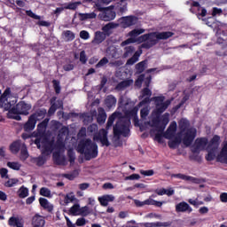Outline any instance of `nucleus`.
I'll return each instance as SVG.
<instances>
[{
	"label": "nucleus",
	"instance_id": "53",
	"mask_svg": "<svg viewBox=\"0 0 227 227\" xmlns=\"http://www.w3.org/2000/svg\"><path fill=\"white\" fill-rule=\"evenodd\" d=\"M16 184H19V179H9L5 184V187H13V185H16Z\"/></svg>",
	"mask_w": 227,
	"mask_h": 227
},
{
	"label": "nucleus",
	"instance_id": "41",
	"mask_svg": "<svg viewBox=\"0 0 227 227\" xmlns=\"http://www.w3.org/2000/svg\"><path fill=\"white\" fill-rule=\"evenodd\" d=\"M18 194L20 196V198H27V196L29 195V190L26 187H21L20 188V190L18 191Z\"/></svg>",
	"mask_w": 227,
	"mask_h": 227
},
{
	"label": "nucleus",
	"instance_id": "49",
	"mask_svg": "<svg viewBox=\"0 0 227 227\" xmlns=\"http://www.w3.org/2000/svg\"><path fill=\"white\" fill-rule=\"evenodd\" d=\"M109 63V59L107 58L104 57L97 65L96 68H102V67H106Z\"/></svg>",
	"mask_w": 227,
	"mask_h": 227
},
{
	"label": "nucleus",
	"instance_id": "22",
	"mask_svg": "<svg viewBox=\"0 0 227 227\" xmlns=\"http://www.w3.org/2000/svg\"><path fill=\"white\" fill-rule=\"evenodd\" d=\"M32 226L33 227H45V217L36 214L32 218Z\"/></svg>",
	"mask_w": 227,
	"mask_h": 227
},
{
	"label": "nucleus",
	"instance_id": "16",
	"mask_svg": "<svg viewBox=\"0 0 227 227\" xmlns=\"http://www.w3.org/2000/svg\"><path fill=\"white\" fill-rule=\"evenodd\" d=\"M118 27H120V24L116 22H109L102 27L101 31L104 32L106 36H111V35H113V30Z\"/></svg>",
	"mask_w": 227,
	"mask_h": 227
},
{
	"label": "nucleus",
	"instance_id": "26",
	"mask_svg": "<svg viewBox=\"0 0 227 227\" xmlns=\"http://www.w3.org/2000/svg\"><path fill=\"white\" fill-rule=\"evenodd\" d=\"M9 226L24 227V221L22 218L11 216L8 220Z\"/></svg>",
	"mask_w": 227,
	"mask_h": 227
},
{
	"label": "nucleus",
	"instance_id": "60",
	"mask_svg": "<svg viewBox=\"0 0 227 227\" xmlns=\"http://www.w3.org/2000/svg\"><path fill=\"white\" fill-rule=\"evenodd\" d=\"M76 226H85L86 225V218L82 217L78 218L75 223Z\"/></svg>",
	"mask_w": 227,
	"mask_h": 227
},
{
	"label": "nucleus",
	"instance_id": "15",
	"mask_svg": "<svg viewBox=\"0 0 227 227\" xmlns=\"http://www.w3.org/2000/svg\"><path fill=\"white\" fill-rule=\"evenodd\" d=\"M134 203L136 207H145V205H155V207H162V204L165 203L164 201H157L155 200H145L144 201H141L139 200H135Z\"/></svg>",
	"mask_w": 227,
	"mask_h": 227
},
{
	"label": "nucleus",
	"instance_id": "45",
	"mask_svg": "<svg viewBox=\"0 0 227 227\" xmlns=\"http://www.w3.org/2000/svg\"><path fill=\"white\" fill-rule=\"evenodd\" d=\"M136 68L139 74L145 72V68H146V60L141 61L137 64Z\"/></svg>",
	"mask_w": 227,
	"mask_h": 227
},
{
	"label": "nucleus",
	"instance_id": "10",
	"mask_svg": "<svg viewBox=\"0 0 227 227\" xmlns=\"http://www.w3.org/2000/svg\"><path fill=\"white\" fill-rule=\"evenodd\" d=\"M143 33H145V29H143V28H135V29L131 30L128 34V36H129V38H128L126 41L122 42L121 43V47H125V45H129V43H136L139 42V38L136 39V37L139 36V35H143Z\"/></svg>",
	"mask_w": 227,
	"mask_h": 227
},
{
	"label": "nucleus",
	"instance_id": "20",
	"mask_svg": "<svg viewBox=\"0 0 227 227\" xmlns=\"http://www.w3.org/2000/svg\"><path fill=\"white\" fill-rule=\"evenodd\" d=\"M107 38V35L102 31H96L94 34V39L92 40V43L94 45H100L102 42H104Z\"/></svg>",
	"mask_w": 227,
	"mask_h": 227
},
{
	"label": "nucleus",
	"instance_id": "52",
	"mask_svg": "<svg viewBox=\"0 0 227 227\" xmlns=\"http://www.w3.org/2000/svg\"><path fill=\"white\" fill-rule=\"evenodd\" d=\"M79 215H82V217H86V215H90V210L88 207H80Z\"/></svg>",
	"mask_w": 227,
	"mask_h": 227
},
{
	"label": "nucleus",
	"instance_id": "31",
	"mask_svg": "<svg viewBox=\"0 0 227 227\" xmlns=\"http://www.w3.org/2000/svg\"><path fill=\"white\" fill-rule=\"evenodd\" d=\"M156 194L158 196H164L166 194L167 196H173L175 194V189L169 187V188H161L160 190H156Z\"/></svg>",
	"mask_w": 227,
	"mask_h": 227
},
{
	"label": "nucleus",
	"instance_id": "40",
	"mask_svg": "<svg viewBox=\"0 0 227 227\" xmlns=\"http://www.w3.org/2000/svg\"><path fill=\"white\" fill-rule=\"evenodd\" d=\"M63 106V102L62 101H58V104L53 103L49 109V114H54L56 113L57 109H59V107Z\"/></svg>",
	"mask_w": 227,
	"mask_h": 227
},
{
	"label": "nucleus",
	"instance_id": "14",
	"mask_svg": "<svg viewBox=\"0 0 227 227\" xmlns=\"http://www.w3.org/2000/svg\"><path fill=\"white\" fill-rule=\"evenodd\" d=\"M138 19L136 16H126L121 18V25L124 27H130L137 24Z\"/></svg>",
	"mask_w": 227,
	"mask_h": 227
},
{
	"label": "nucleus",
	"instance_id": "51",
	"mask_svg": "<svg viewBox=\"0 0 227 227\" xmlns=\"http://www.w3.org/2000/svg\"><path fill=\"white\" fill-rule=\"evenodd\" d=\"M53 159L56 160L57 164H64L65 163V157L59 156L58 154H53Z\"/></svg>",
	"mask_w": 227,
	"mask_h": 227
},
{
	"label": "nucleus",
	"instance_id": "44",
	"mask_svg": "<svg viewBox=\"0 0 227 227\" xmlns=\"http://www.w3.org/2000/svg\"><path fill=\"white\" fill-rule=\"evenodd\" d=\"M139 61V54L136 52L130 59H128L126 65H134Z\"/></svg>",
	"mask_w": 227,
	"mask_h": 227
},
{
	"label": "nucleus",
	"instance_id": "28",
	"mask_svg": "<svg viewBox=\"0 0 227 227\" xmlns=\"http://www.w3.org/2000/svg\"><path fill=\"white\" fill-rule=\"evenodd\" d=\"M176 212H192V208L187 202H180L176 206Z\"/></svg>",
	"mask_w": 227,
	"mask_h": 227
},
{
	"label": "nucleus",
	"instance_id": "23",
	"mask_svg": "<svg viewBox=\"0 0 227 227\" xmlns=\"http://www.w3.org/2000/svg\"><path fill=\"white\" fill-rule=\"evenodd\" d=\"M173 222H153V223H144L142 226L144 227H170Z\"/></svg>",
	"mask_w": 227,
	"mask_h": 227
},
{
	"label": "nucleus",
	"instance_id": "37",
	"mask_svg": "<svg viewBox=\"0 0 227 227\" xmlns=\"http://www.w3.org/2000/svg\"><path fill=\"white\" fill-rule=\"evenodd\" d=\"M134 82V81L132 80H126L123 82H121L117 86H116V90H125V88H129V86H130L132 83Z\"/></svg>",
	"mask_w": 227,
	"mask_h": 227
},
{
	"label": "nucleus",
	"instance_id": "42",
	"mask_svg": "<svg viewBox=\"0 0 227 227\" xmlns=\"http://www.w3.org/2000/svg\"><path fill=\"white\" fill-rule=\"evenodd\" d=\"M40 194L44 198H52V193L51 192V190L47 187L41 188Z\"/></svg>",
	"mask_w": 227,
	"mask_h": 227
},
{
	"label": "nucleus",
	"instance_id": "30",
	"mask_svg": "<svg viewBox=\"0 0 227 227\" xmlns=\"http://www.w3.org/2000/svg\"><path fill=\"white\" fill-rule=\"evenodd\" d=\"M78 19L81 21L91 20L92 19H97V13L89 12V13H78Z\"/></svg>",
	"mask_w": 227,
	"mask_h": 227
},
{
	"label": "nucleus",
	"instance_id": "39",
	"mask_svg": "<svg viewBox=\"0 0 227 227\" xmlns=\"http://www.w3.org/2000/svg\"><path fill=\"white\" fill-rule=\"evenodd\" d=\"M7 166L11 169H14V171H20V168H22V165L18 161H8Z\"/></svg>",
	"mask_w": 227,
	"mask_h": 227
},
{
	"label": "nucleus",
	"instance_id": "38",
	"mask_svg": "<svg viewBox=\"0 0 227 227\" xmlns=\"http://www.w3.org/2000/svg\"><path fill=\"white\" fill-rule=\"evenodd\" d=\"M28 157H29V153H27V147H26V145H22L20 159L24 161V160H27Z\"/></svg>",
	"mask_w": 227,
	"mask_h": 227
},
{
	"label": "nucleus",
	"instance_id": "17",
	"mask_svg": "<svg viewBox=\"0 0 227 227\" xmlns=\"http://www.w3.org/2000/svg\"><path fill=\"white\" fill-rule=\"evenodd\" d=\"M175 134H176V121H173L170 123L167 131L163 134V137L166 139H173L175 138Z\"/></svg>",
	"mask_w": 227,
	"mask_h": 227
},
{
	"label": "nucleus",
	"instance_id": "18",
	"mask_svg": "<svg viewBox=\"0 0 227 227\" xmlns=\"http://www.w3.org/2000/svg\"><path fill=\"white\" fill-rule=\"evenodd\" d=\"M217 43H224L227 45V29L226 28H219L216 32Z\"/></svg>",
	"mask_w": 227,
	"mask_h": 227
},
{
	"label": "nucleus",
	"instance_id": "29",
	"mask_svg": "<svg viewBox=\"0 0 227 227\" xmlns=\"http://www.w3.org/2000/svg\"><path fill=\"white\" fill-rule=\"evenodd\" d=\"M98 123H99V125L106 123V120H107V114H106V110H104V108L102 107H99L98 109Z\"/></svg>",
	"mask_w": 227,
	"mask_h": 227
},
{
	"label": "nucleus",
	"instance_id": "48",
	"mask_svg": "<svg viewBox=\"0 0 227 227\" xmlns=\"http://www.w3.org/2000/svg\"><path fill=\"white\" fill-rule=\"evenodd\" d=\"M132 52H134V47L133 46H128L124 48V54H123V58H129V56L130 54H132Z\"/></svg>",
	"mask_w": 227,
	"mask_h": 227
},
{
	"label": "nucleus",
	"instance_id": "47",
	"mask_svg": "<svg viewBox=\"0 0 227 227\" xmlns=\"http://www.w3.org/2000/svg\"><path fill=\"white\" fill-rule=\"evenodd\" d=\"M162 124L164 125L163 129H161V132L166 129L168 123H169V114H165L161 117Z\"/></svg>",
	"mask_w": 227,
	"mask_h": 227
},
{
	"label": "nucleus",
	"instance_id": "9",
	"mask_svg": "<svg viewBox=\"0 0 227 227\" xmlns=\"http://www.w3.org/2000/svg\"><path fill=\"white\" fill-rule=\"evenodd\" d=\"M98 12H101L98 14V20H104V22H111V20H114L116 19V12L111 9H105L98 6L97 4Z\"/></svg>",
	"mask_w": 227,
	"mask_h": 227
},
{
	"label": "nucleus",
	"instance_id": "7",
	"mask_svg": "<svg viewBox=\"0 0 227 227\" xmlns=\"http://www.w3.org/2000/svg\"><path fill=\"white\" fill-rule=\"evenodd\" d=\"M15 104H17V99L12 95V90L10 88L5 89L0 97V107H3L5 111H10Z\"/></svg>",
	"mask_w": 227,
	"mask_h": 227
},
{
	"label": "nucleus",
	"instance_id": "34",
	"mask_svg": "<svg viewBox=\"0 0 227 227\" xmlns=\"http://www.w3.org/2000/svg\"><path fill=\"white\" fill-rule=\"evenodd\" d=\"M39 203L47 212H52V210H54V206H52L48 200H39Z\"/></svg>",
	"mask_w": 227,
	"mask_h": 227
},
{
	"label": "nucleus",
	"instance_id": "56",
	"mask_svg": "<svg viewBox=\"0 0 227 227\" xmlns=\"http://www.w3.org/2000/svg\"><path fill=\"white\" fill-rule=\"evenodd\" d=\"M56 148L60 152H65V144L63 143V141L59 140L57 142Z\"/></svg>",
	"mask_w": 227,
	"mask_h": 227
},
{
	"label": "nucleus",
	"instance_id": "27",
	"mask_svg": "<svg viewBox=\"0 0 227 227\" xmlns=\"http://www.w3.org/2000/svg\"><path fill=\"white\" fill-rule=\"evenodd\" d=\"M61 38L64 42H74L75 40V34L72 30H64Z\"/></svg>",
	"mask_w": 227,
	"mask_h": 227
},
{
	"label": "nucleus",
	"instance_id": "61",
	"mask_svg": "<svg viewBox=\"0 0 227 227\" xmlns=\"http://www.w3.org/2000/svg\"><path fill=\"white\" fill-rule=\"evenodd\" d=\"M78 139H82V137H86V128H82L78 132Z\"/></svg>",
	"mask_w": 227,
	"mask_h": 227
},
{
	"label": "nucleus",
	"instance_id": "11",
	"mask_svg": "<svg viewBox=\"0 0 227 227\" xmlns=\"http://www.w3.org/2000/svg\"><path fill=\"white\" fill-rule=\"evenodd\" d=\"M208 145V139L207 137L197 138L192 146V153H200L201 151L205 150Z\"/></svg>",
	"mask_w": 227,
	"mask_h": 227
},
{
	"label": "nucleus",
	"instance_id": "32",
	"mask_svg": "<svg viewBox=\"0 0 227 227\" xmlns=\"http://www.w3.org/2000/svg\"><path fill=\"white\" fill-rule=\"evenodd\" d=\"M116 10L119 15H123L127 12V0H121L118 4Z\"/></svg>",
	"mask_w": 227,
	"mask_h": 227
},
{
	"label": "nucleus",
	"instance_id": "2",
	"mask_svg": "<svg viewBox=\"0 0 227 227\" xmlns=\"http://www.w3.org/2000/svg\"><path fill=\"white\" fill-rule=\"evenodd\" d=\"M114 120H118L114 127V137L120 139V136L127 137L130 134V119L123 117L120 112H114L109 118L106 123V129H109L113 127Z\"/></svg>",
	"mask_w": 227,
	"mask_h": 227
},
{
	"label": "nucleus",
	"instance_id": "5",
	"mask_svg": "<svg viewBox=\"0 0 227 227\" xmlns=\"http://www.w3.org/2000/svg\"><path fill=\"white\" fill-rule=\"evenodd\" d=\"M78 153H83L86 160H91L98 156V145L90 139L80 141L76 147Z\"/></svg>",
	"mask_w": 227,
	"mask_h": 227
},
{
	"label": "nucleus",
	"instance_id": "4",
	"mask_svg": "<svg viewBox=\"0 0 227 227\" xmlns=\"http://www.w3.org/2000/svg\"><path fill=\"white\" fill-rule=\"evenodd\" d=\"M153 100L155 104V111L152 113L151 120L145 121V125H149V127H159V115L162 114L169 107L171 101L169 99L166 100V98L162 96L153 98Z\"/></svg>",
	"mask_w": 227,
	"mask_h": 227
},
{
	"label": "nucleus",
	"instance_id": "64",
	"mask_svg": "<svg viewBox=\"0 0 227 227\" xmlns=\"http://www.w3.org/2000/svg\"><path fill=\"white\" fill-rule=\"evenodd\" d=\"M52 82H53V86L55 88L56 93H59V91L61 90V88L59 87V82L53 80Z\"/></svg>",
	"mask_w": 227,
	"mask_h": 227
},
{
	"label": "nucleus",
	"instance_id": "21",
	"mask_svg": "<svg viewBox=\"0 0 227 227\" xmlns=\"http://www.w3.org/2000/svg\"><path fill=\"white\" fill-rule=\"evenodd\" d=\"M172 177L179 178L180 180H184L185 182H191L192 184H200V179L191 176H185L184 174H173Z\"/></svg>",
	"mask_w": 227,
	"mask_h": 227
},
{
	"label": "nucleus",
	"instance_id": "25",
	"mask_svg": "<svg viewBox=\"0 0 227 227\" xmlns=\"http://www.w3.org/2000/svg\"><path fill=\"white\" fill-rule=\"evenodd\" d=\"M35 127H36L35 115H30L28 121L24 125V130H26V132H31V130H35Z\"/></svg>",
	"mask_w": 227,
	"mask_h": 227
},
{
	"label": "nucleus",
	"instance_id": "55",
	"mask_svg": "<svg viewBox=\"0 0 227 227\" xmlns=\"http://www.w3.org/2000/svg\"><path fill=\"white\" fill-rule=\"evenodd\" d=\"M80 61L83 65L86 63V61H88V58L86 57V51H82L80 52Z\"/></svg>",
	"mask_w": 227,
	"mask_h": 227
},
{
	"label": "nucleus",
	"instance_id": "13",
	"mask_svg": "<svg viewBox=\"0 0 227 227\" xmlns=\"http://www.w3.org/2000/svg\"><path fill=\"white\" fill-rule=\"evenodd\" d=\"M35 144L36 145L37 148H43L45 152H52L54 150V145L52 142L47 141V139H43L42 137L35 138Z\"/></svg>",
	"mask_w": 227,
	"mask_h": 227
},
{
	"label": "nucleus",
	"instance_id": "24",
	"mask_svg": "<svg viewBox=\"0 0 227 227\" xmlns=\"http://www.w3.org/2000/svg\"><path fill=\"white\" fill-rule=\"evenodd\" d=\"M152 97V90L150 89L145 88L142 90L141 98H144L140 103L139 106H145V104H150V98Z\"/></svg>",
	"mask_w": 227,
	"mask_h": 227
},
{
	"label": "nucleus",
	"instance_id": "62",
	"mask_svg": "<svg viewBox=\"0 0 227 227\" xmlns=\"http://www.w3.org/2000/svg\"><path fill=\"white\" fill-rule=\"evenodd\" d=\"M77 4H80V3H71L65 6L64 8L66 10H76L77 9Z\"/></svg>",
	"mask_w": 227,
	"mask_h": 227
},
{
	"label": "nucleus",
	"instance_id": "63",
	"mask_svg": "<svg viewBox=\"0 0 227 227\" xmlns=\"http://www.w3.org/2000/svg\"><path fill=\"white\" fill-rule=\"evenodd\" d=\"M139 178H141V176L138 174H132L129 176H126L125 180H139Z\"/></svg>",
	"mask_w": 227,
	"mask_h": 227
},
{
	"label": "nucleus",
	"instance_id": "19",
	"mask_svg": "<svg viewBox=\"0 0 227 227\" xmlns=\"http://www.w3.org/2000/svg\"><path fill=\"white\" fill-rule=\"evenodd\" d=\"M217 160L219 162H223V164H227V141L223 143L222 150L217 155Z\"/></svg>",
	"mask_w": 227,
	"mask_h": 227
},
{
	"label": "nucleus",
	"instance_id": "12",
	"mask_svg": "<svg viewBox=\"0 0 227 227\" xmlns=\"http://www.w3.org/2000/svg\"><path fill=\"white\" fill-rule=\"evenodd\" d=\"M31 110V105L20 101L16 105V110H11L12 113H17L18 114H24L25 116H27L29 114V111Z\"/></svg>",
	"mask_w": 227,
	"mask_h": 227
},
{
	"label": "nucleus",
	"instance_id": "1",
	"mask_svg": "<svg viewBox=\"0 0 227 227\" xmlns=\"http://www.w3.org/2000/svg\"><path fill=\"white\" fill-rule=\"evenodd\" d=\"M178 125L180 131L178 132L177 137L169 139V148H176L180 143H182V141L184 146H191V145H192V141H194L196 138V134L198 131L196 130V128L191 127L189 121L182 119Z\"/></svg>",
	"mask_w": 227,
	"mask_h": 227
},
{
	"label": "nucleus",
	"instance_id": "57",
	"mask_svg": "<svg viewBox=\"0 0 227 227\" xmlns=\"http://www.w3.org/2000/svg\"><path fill=\"white\" fill-rule=\"evenodd\" d=\"M37 129L38 130H40L41 132L45 131V129H47V121H43L41 123H39L37 125Z\"/></svg>",
	"mask_w": 227,
	"mask_h": 227
},
{
	"label": "nucleus",
	"instance_id": "35",
	"mask_svg": "<svg viewBox=\"0 0 227 227\" xmlns=\"http://www.w3.org/2000/svg\"><path fill=\"white\" fill-rule=\"evenodd\" d=\"M45 114H47V110L41 109L37 110L31 116H34V119H35L36 121H40V120H43V118H45Z\"/></svg>",
	"mask_w": 227,
	"mask_h": 227
},
{
	"label": "nucleus",
	"instance_id": "6",
	"mask_svg": "<svg viewBox=\"0 0 227 227\" xmlns=\"http://www.w3.org/2000/svg\"><path fill=\"white\" fill-rule=\"evenodd\" d=\"M88 132L90 134H94L93 140L100 141L102 146H110L111 143H109V139L107 138V130L102 129L98 131V126L97 124H91L87 129Z\"/></svg>",
	"mask_w": 227,
	"mask_h": 227
},
{
	"label": "nucleus",
	"instance_id": "59",
	"mask_svg": "<svg viewBox=\"0 0 227 227\" xmlns=\"http://www.w3.org/2000/svg\"><path fill=\"white\" fill-rule=\"evenodd\" d=\"M80 38H82V40H88L90 38V33H88V31L85 30L81 31Z\"/></svg>",
	"mask_w": 227,
	"mask_h": 227
},
{
	"label": "nucleus",
	"instance_id": "33",
	"mask_svg": "<svg viewBox=\"0 0 227 227\" xmlns=\"http://www.w3.org/2000/svg\"><path fill=\"white\" fill-rule=\"evenodd\" d=\"M22 145H26V144H22L20 141H15L13 142L11 146H10V150L12 152V153H19L20 150H22Z\"/></svg>",
	"mask_w": 227,
	"mask_h": 227
},
{
	"label": "nucleus",
	"instance_id": "36",
	"mask_svg": "<svg viewBox=\"0 0 227 227\" xmlns=\"http://www.w3.org/2000/svg\"><path fill=\"white\" fill-rule=\"evenodd\" d=\"M105 103L106 107H108V109H111V107H114V106H116V98H114V96H108L106 98Z\"/></svg>",
	"mask_w": 227,
	"mask_h": 227
},
{
	"label": "nucleus",
	"instance_id": "8",
	"mask_svg": "<svg viewBox=\"0 0 227 227\" xmlns=\"http://www.w3.org/2000/svg\"><path fill=\"white\" fill-rule=\"evenodd\" d=\"M221 137L215 135L207 145V155L206 156L207 160H214L215 159V153L219 148Z\"/></svg>",
	"mask_w": 227,
	"mask_h": 227
},
{
	"label": "nucleus",
	"instance_id": "50",
	"mask_svg": "<svg viewBox=\"0 0 227 227\" xmlns=\"http://www.w3.org/2000/svg\"><path fill=\"white\" fill-rule=\"evenodd\" d=\"M67 155L69 157V160H70L71 164H72V162H74V160H75V153H74V149L69 148L67 150Z\"/></svg>",
	"mask_w": 227,
	"mask_h": 227
},
{
	"label": "nucleus",
	"instance_id": "3",
	"mask_svg": "<svg viewBox=\"0 0 227 227\" xmlns=\"http://www.w3.org/2000/svg\"><path fill=\"white\" fill-rule=\"evenodd\" d=\"M174 35L175 33L173 32H153L139 36L138 43H142V49H151V47L159 43V40H168Z\"/></svg>",
	"mask_w": 227,
	"mask_h": 227
},
{
	"label": "nucleus",
	"instance_id": "58",
	"mask_svg": "<svg viewBox=\"0 0 227 227\" xmlns=\"http://www.w3.org/2000/svg\"><path fill=\"white\" fill-rule=\"evenodd\" d=\"M154 171L150 169V170H140V174L144 175V176H153Z\"/></svg>",
	"mask_w": 227,
	"mask_h": 227
},
{
	"label": "nucleus",
	"instance_id": "43",
	"mask_svg": "<svg viewBox=\"0 0 227 227\" xmlns=\"http://www.w3.org/2000/svg\"><path fill=\"white\" fill-rule=\"evenodd\" d=\"M81 210V206L79 204H74L73 207H70L69 213L71 215H79V213Z\"/></svg>",
	"mask_w": 227,
	"mask_h": 227
},
{
	"label": "nucleus",
	"instance_id": "46",
	"mask_svg": "<svg viewBox=\"0 0 227 227\" xmlns=\"http://www.w3.org/2000/svg\"><path fill=\"white\" fill-rule=\"evenodd\" d=\"M150 114V107H144L140 111V115L142 120H146V117Z\"/></svg>",
	"mask_w": 227,
	"mask_h": 227
},
{
	"label": "nucleus",
	"instance_id": "54",
	"mask_svg": "<svg viewBox=\"0 0 227 227\" xmlns=\"http://www.w3.org/2000/svg\"><path fill=\"white\" fill-rule=\"evenodd\" d=\"M26 13L28 17H31V19H35V20H40L42 19L40 16L35 14L31 10L26 11Z\"/></svg>",
	"mask_w": 227,
	"mask_h": 227
}]
</instances>
